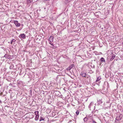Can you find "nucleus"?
I'll return each mask as SVG.
<instances>
[{"instance_id": "nucleus-19", "label": "nucleus", "mask_w": 123, "mask_h": 123, "mask_svg": "<svg viewBox=\"0 0 123 123\" xmlns=\"http://www.w3.org/2000/svg\"><path fill=\"white\" fill-rule=\"evenodd\" d=\"M79 111H78V110L76 112V114L77 115H79Z\"/></svg>"}, {"instance_id": "nucleus-11", "label": "nucleus", "mask_w": 123, "mask_h": 123, "mask_svg": "<svg viewBox=\"0 0 123 123\" xmlns=\"http://www.w3.org/2000/svg\"><path fill=\"white\" fill-rule=\"evenodd\" d=\"M115 56L116 55H115L113 54L112 56V57L110 59L111 60V61L112 60L114 59V58L115 57Z\"/></svg>"}, {"instance_id": "nucleus-8", "label": "nucleus", "mask_w": 123, "mask_h": 123, "mask_svg": "<svg viewBox=\"0 0 123 123\" xmlns=\"http://www.w3.org/2000/svg\"><path fill=\"white\" fill-rule=\"evenodd\" d=\"M74 67V65L73 64H72L70 65L68 68V69L69 70H70L73 67Z\"/></svg>"}, {"instance_id": "nucleus-27", "label": "nucleus", "mask_w": 123, "mask_h": 123, "mask_svg": "<svg viewBox=\"0 0 123 123\" xmlns=\"http://www.w3.org/2000/svg\"><path fill=\"white\" fill-rule=\"evenodd\" d=\"M106 102L107 103H109V101H107Z\"/></svg>"}, {"instance_id": "nucleus-3", "label": "nucleus", "mask_w": 123, "mask_h": 123, "mask_svg": "<svg viewBox=\"0 0 123 123\" xmlns=\"http://www.w3.org/2000/svg\"><path fill=\"white\" fill-rule=\"evenodd\" d=\"M14 23L15 24L16 26L17 27H19L20 25V23H18V21L17 20L14 21Z\"/></svg>"}, {"instance_id": "nucleus-13", "label": "nucleus", "mask_w": 123, "mask_h": 123, "mask_svg": "<svg viewBox=\"0 0 123 123\" xmlns=\"http://www.w3.org/2000/svg\"><path fill=\"white\" fill-rule=\"evenodd\" d=\"M16 41V40L14 39H13L11 41V44H12L13 43H14Z\"/></svg>"}, {"instance_id": "nucleus-25", "label": "nucleus", "mask_w": 123, "mask_h": 123, "mask_svg": "<svg viewBox=\"0 0 123 123\" xmlns=\"http://www.w3.org/2000/svg\"><path fill=\"white\" fill-rule=\"evenodd\" d=\"M98 111L97 110H96V111H95L94 112V113H98Z\"/></svg>"}, {"instance_id": "nucleus-1", "label": "nucleus", "mask_w": 123, "mask_h": 123, "mask_svg": "<svg viewBox=\"0 0 123 123\" xmlns=\"http://www.w3.org/2000/svg\"><path fill=\"white\" fill-rule=\"evenodd\" d=\"M94 107H95V106H94V105H93V104L92 103L90 104L88 106L89 108L91 110H93Z\"/></svg>"}, {"instance_id": "nucleus-23", "label": "nucleus", "mask_w": 123, "mask_h": 123, "mask_svg": "<svg viewBox=\"0 0 123 123\" xmlns=\"http://www.w3.org/2000/svg\"><path fill=\"white\" fill-rule=\"evenodd\" d=\"M49 43L50 44H51V45H52V46H54V45L53 44V43H52L51 42H50Z\"/></svg>"}, {"instance_id": "nucleus-10", "label": "nucleus", "mask_w": 123, "mask_h": 123, "mask_svg": "<svg viewBox=\"0 0 123 123\" xmlns=\"http://www.w3.org/2000/svg\"><path fill=\"white\" fill-rule=\"evenodd\" d=\"M39 117V115L36 116V117L35 118V120L36 121H37Z\"/></svg>"}, {"instance_id": "nucleus-15", "label": "nucleus", "mask_w": 123, "mask_h": 123, "mask_svg": "<svg viewBox=\"0 0 123 123\" xmlns=\"http://www.w3.org/2000/svg\"><path fill=\"white\" fill-rule=\"evenodd\" d=\"M9 55H8L7 54H6L4 56V57L8 59V57Z\"/></svg>"}, {"instance_id": "nucleus-18", "label": "nucleus", "mask_w": 123, "mask_h": 123, "mask_svg": "<svg viewBox=\"0 0 123 123\" xmlns=\"http://www.w3.org/2000/svg\"><path fill=\"white\" fill-rule=\"evenodd\" d=\"M102 99H99L98 100V101L99 102V103H102Z\"/></svg>"}, {"instance_id": "nucleus-12", "label": "nucleus", "mask_w": 123, "mask_h": 123, "mask_svg": "<svg viewBox=\"0 0 123 123\" xmlns=\"http://www.w3.org/2000/svg\"><path fill=\"white\" fill-rule=\"evenodd\" d=\"M34 113L35 115L36 116L39 115L38 114L39 112L38 111H35Z\"/></svg>"}, {"instance_id": "nucleus-16", "label": "nucleus", "mask_w": 123, "mask_h": 123, "mask_svg": "<svg viewBox=\"0 0 123 123\" xmlns=\"http://www.w3.org/2000/svg\"><path fill=\"white\" fill-rule=\"evenodd\" d=\"M44 119L43 117H42L41 116L40 117V119H39V121L40 122L42 120H43Z\"/></svg>"}, {"instance_id": "nucleus-5", "label": "nucleus", "mask_w": 123, "mask_h": 123, "mask_svg": "<svg viewBox=\"0 0 123 123\" xmlns=\"http://www.w3.org/2000/svg\"><path fill=\"white\" fill-rule=\"evenodd\" d=\"M100 61L101 62V63H103L105 64L106 63L105 60L103 57H102L100 59Z\"/></svg>"}, {"instance_id": "nucleus-26", "label": "nucleus", "mask_w": 123, "mask_h": 123, "mask_svg": "<svg viewBox=\"0 0 123 123\" xmlns=\"http://www.w3.org/2000/svg\"><path fill=\"white\" fill-rule=\"evenodd\" d=\"M95 52H96V53L95 54L96 55H98V53L96 52H94V53H95Z\"/></svg>"}, {"instance_id": "nucleus-28", "label": "nucleus", "mask_w": 123, "mask_h": 123, "mask_svg": "<svg viewBox=\"0 0 123 123\" xmlns=\"http://www.w3.org/2000/svg\"><path fill=\"white\" fill-rule=\"evenodd\" d=\"M107 86H108H108H109V84L108 83H107Z\"/></svg>"}, {"instance_id": "nucleus-2", "label": "nucleus", "mask_w": 123, "mask_h": 123, "mask_svg": "<svg viewBox=\"0 0 123 123\" xmlns=\"http://www.w3.org/2000/svg\"><path fill=\"white\" fill-rule=\"evenodd\" d=\"M18 37L20 39L22 38L23 39H25V38L26 36L25 34H20L19 35Z\"/></svg>"}, {"instance_id": "nucleus-14", "label": "nucleus", "mask_w": 123, "mask_h": 123, "mask_svg": "<svg viewBox=\"0 0 123 123\" xmlns=\"http://www.w3.org/2000/svg\"><path fill=\"white\" fill-rule=\"evenodd\" d=\"M14 67V65L12 64H11V65L9 67V69H12Z\"/></svg>"}, {"instance_id": "nucleus-30", "label": "nucleus", "mask_w": 123, "mask_h": 123, "mask_svg": "<svg viewBox=\"0 0 123 123\" xmlns=\"http://www.w3.org/2000/svg\"><path fill=\"white\" fill-rule=\"evenodd\" d=\"M93 68H95V66H93Z\"/></svg>"}, {"instance_id": "nucleus-24", "label": "nucleus", "mask_w": 123, "mask_h": 123, "mask_svg": "<svg viewBox=\"0 0 123 123\" xmlns=\"http://www.w3.org/2000/svg\"><path fill=\"white\" fill-rule=\"evenodd\" d=\"M93 123H97L95 121H94L93 120H92Z\"/></svg>"}, {"instance_id": "nucleus-32", "label": "nucleus", "mask_w": 123, "mask_h": 123, "mask_svg": "<svg viewBox=\"0 0 123 123\" xmlns=\"http://www.w3.org/2000/svg\"><path fill=\"white\" fill-rule=\"evenodd\" d=\"M122 44H123V42Z\"/></svg>"}, {"instance_id": "nucleus-22", "label": "nucleus", "mask_w": 123, "mask_h": 123, "mask_svg": "<svg viewBox=\"0 0 123 123\" xmlns=\"http://www.w3.org/2000/svg\"><path fill=\"white\" fill-rule=\"evenodd\" d=\"M27 1L28 2V3H31V1L30 0H28Z\"/></svg>"}, {"instance_id": "nucleus-7", "label": "nucleus", "mask_w": 123, "mask_h": 123, "mask_svg": "<svg viewBox=\"0 0 123 123\" xmlns=\"http://www.w3.org/2000/svg\"><path fill=\"white\" fill-rule=\"evenodd\" d=\"M54 37L52 36H50L49 38V40L50 42H52L53 41Z\"/></svg>"}, {"instance_id": "nucleus-6", "label": "nucleus", "mask_w": 123, "mask_h": 123, "mask_svg": "<svg viewBox=\"0 0 123 123\" xmlns=\"http://www.w3.org/2000/svg\"><path fill=\"white\" fill-rule=\"evenodd\" d=\"M80 75H81L82 77H86V74L84 72H81V73Z\"/></svg>"}, {"instance_id": "nucleus-31", "label": "nucleus", "mask_w": 123, "mask_h": 123, "mask_svg": "<svg viewBox=\"0 0 123 123\" xmlns=\"http://www.w3.org/2000/svg\"><path fill=\"white\" fill-rule=\"evenodd\" d=\"M72 105H73V106H75V105H73L72 104Z\"/></svg>"}, {"instance_id": "nucleus-4", "label": "nucleus", "mask_w": 123, "mask_h": 123, "mask_svg": "<svg viewBox=\"0 0 123 123\" xmlns=\"http://www.w3.org/2000/svg\"><path fill=\"white\" fill-rule=\"evenodd\" d=\"M122 118V116L120 114L117 116L116 118V120L118 121L120 120H121Z\"/></svg>"}, {"instance_id": "nucleus-20", "label": "nucleus", "mask_w": 123, "mask_h": 123, "mask_svg": "<svg viewBox=\"0 0 123 123\" xmlns=\"http://www.w3.org/2000/svg\"><path fill=\"white\" fill-rule=\"evenodd\" d=\"M100 79H101V78L100 77H98L97 78V80H96V81H99L100 80Z\"/></svg>"}, {"instance_id": "nucleus-33", "label": "nucleus", "mask_w": 123, "mask_h": 123, "mask_svg": "<svg viewBox=\"0 0 123 123\" xmlns=\"http://www.w3.org/2000/svg\"><path fill=\"white\" fill-rule=\"evenodd\" d=\"M46 8H44V9H45Z\"/></svg>"}, {"instance_id": "nucleus-29", "label": "nucleus", "mask_w": 123, "mask_h": 123, "mask_svg": "<svg viewBox=\"0 0 123 123\" xmlns=\"http://www.w3.org/2000/svg\"><path fill=\"white\" fill-rule=\"evenodd\" d=\"M12 85V84L11 83H10L9 84V85L10 86V85Z\"/></svg>"}, {"instance_id": "nucleus-17", "label": "nucleus", "mask_w": 123, "mask_h": 123, "mask_svg": "<svg viewBox=\"0 0 123 123\" xmlns=\"http://www.w3.org/2000/svg\"><path fill=\"white\" fill-rule=\"evenodd\" d=\"M88 118L87 117H85L84 119V121L85 122H86L87 121Z\"/></svg>"}, {"instance_id": "nucleus-9", "label": "nucleus", "mask_w": 123, "mask_h": 123, "mask_svg": "<svg viewBox=\"0 0 123 123\" xmlns=\"http://www.w3.org/2000/svg\"><path fill=\"white\" fill-rule=\"evenodd\" d=\"M13 58V55H9L8 59H12Z\"/></svg>"}, {"instance_id": "nucleus-21", "label": "nucleus", "mask_w": 123, "mask_h": 123, "mask_svg": "<svg viewBox=\"0 0 123 123\" xmlns=\"http://www.w3.org/2000/svg\"><path fill=\"white\" fill-rule=\"evenodd\" d=\"M31 115L32 116V117H31V118H33L34 117V114L33 113H31L30 115Z\"/></svg>"}]
</instances>
